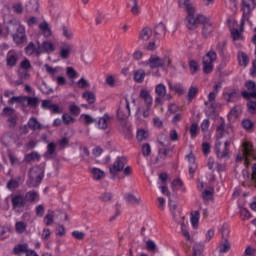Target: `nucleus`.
Masks as SVG:
<instances>
[{
    "mask_svg": "<svg viewBox=\"0 0 256 256\" xmlns=\"http://www.w3.org/2000/svg\"><path fill=\"white\" fill-rule=\"evenodd\" d=\"M111 119V116H109L108 113H105L103 115V117L99 118V120L97 121V126H98V129H107L108 127V121Z\"/></svg>",
    "mask_w": 256,
    "mask_h": 256,
    "instance_id": "22",
    "label": "nucleus"
},
{
    "mask_svg": "<svg viewBox=\"0 0 256 256\" xmlns=\"http://www.w3.org/2000/svg\"><path fill=\"white\" fill-rule=\"evenodd\" d=\"M24 199H25L26 203H38L40 196L37 191L30 190L25 193Z\"/></svg>",
    "mask_w": 256,
    "mask_h": 256,
    "instance_id": "17",
    "label": "nucleus"
},
{
    "mask_svg": "<svg viewBox=\"0 0 256 256\" xmlns=\"http://www.w3.org/2000/svg\"><path fill=\"white\" fill-rule=\"evenodd\" d=\"M82 117L84 119L85 125H91L97 122V120L91 117L89 114H82Z\"/></svg>",
    "mask_w": 256,
    "mask_h": 256,
    "instance_id": "60",
    "label": "nucleus"
},
{
    "mask_svg": "<svg viewBox=\"0 0 256 256\" xmlns=\"http://www.w3.org/2000/svg\"><path fill=\"white\" fill-rule=\"evenodd\" d=\"M131 115V107L129 106V99L125 98L124 102L120 103V107L117 110V117L120 122L127 121Z\"/></svg>",
    "mask_w": 256,
    "mask_h": 256,
    "instance_id": "5",
    "label": "nucleus"
},
{
    "mask_svg": "<svg viewBox=\"0 0 256 256\" xmlns=\"http://www.w3.org/2000/svg\"><path fill=\"white\" fill-rule=\"evenodd\" d=\"M169 63L170 60L168 57L163 59L161 57H153L146 62V65H149L150 69H157L159 67H164V65H169Z\"/></svg>",
    "mask_w": 256,
    "mask_h": 256,
    "instance_id": "8",
    "label": "nucleus"
},
{
    "mask_svg": "<svg viewBox=\"0 0 256 256\" xmlns=\"http://www.w3.org/2000/svg\"><path fill=\"white\" fill-rule=\"evenodd\" d=\"M136 137L139 141H147V139H149V132L145 129H140L137 131Z\"/></svg>",
    "mask_w": 256,
    "mask_h": 256,
    "instance_id": "44",
    "label": "nucleus"
},
{
    "mask_svg": "<svg viewBox=\"0 0 256 256\" xmlns=\"http://www.w3.org/2000/svg\"><path fill=\"white\" fill-rule=\"evenodd\" d=\"M221 141H217L215 144V153L218 159H229L231 156L229 155V149L221 148L222 147Z\"/></svg>",
    "mask_w": 256,
    "mask_h": 256,
    "instance_id": "13",
    "label": "nucleus"
},
{
    "mask_svg": "<svg viewBox=\"0 0 256 256\" xmlns=\"http://www.w3.org/2000/svg\"><path fill=\"white\" fill-rule=\"evenodd\" d=\"M9 159L12 167H19L21 165V160L13 154H9Z\"/></svg>",
    "mask_w": 256,
    "mask_h": 256,
    "instance_id": "54",
    "label": "nucleus"
},
{
    "mask_svg": "<svg viewBox=\"0 0 256 256\" xmlns=\"http://www.w3.org/2000/svg\"><path fill=\"white\" fill-rule=\"evenodd\" d=\"M142 155L144 157H149V155H151V145L149 143L142 145Z\"/></svg>",
    "mask_w": 256,
    "mask_h": 256,
    "instance_id": "55",
    "label": "nucleus"
},
{
    "mask_svg": "<svg viewBox=\"0 0 256 256\" xmlns=\"http://www.w3.org/2000/svg\"><path fill=\"white\" fill-rule=\"evenodd\" d=\"M211 33H213V23L208 22L206 25L202 28V35L203 37H211Z\"/></svg>",
    "mask_w": 256,
    "mask_h": 256,
    "instance_id": "32",
    "label": "nucleus"
},
{
    "mask_svg": "<svg viewBox=\"0 0 256 256\" xmlns=\"http://www.w3.org/2000/svg\"><path fill=\"white\" fill-rule=\"evenodd\" d=\"M81 161H84V163H89L91 159V152L87 147H84L82 150V153L80 154Z\"/></svg>",
    "mask_w": 256,
    "mask_h": 256,
    "instance_id": "40",
    "label": "nucleus"
},
{
    "mask_svg": "<svg viewBox=\"0 0 256 256\" xmlns=\"http://www.w3.org/2000/svg\"><path fill=\"white\" fill-rule=\"evenodd\" d=\"M15 229L17 233H25L27 231V223L23 221L16 222Z\"/></svg>",
    "mask_w": 256,
    "mask_h": 256,
    "instance_id": "47",
    "label": "nucleus"
},
{
    "mask_svg": "<svg viewBox=\"0 0 256 256\" xmlns=\"http://www.w3.org/2000/svg\"><path fill=\"white\" fill-rule=\"evenodd\" d=\"M140 97L143 99L144 103L148 107H152L153 105V97L151 96V92L147 89H142L140 91Z\"/></svg>",
    "mask_w": 256,
    "mask_h": 256,
    "instance_id": "18",
    "label": "nucleus"
},
{
    "mask_svg": "<svg viewBox=\"0 0 256 256\" xmlns=\"http://www.w3.org/2000/svg\"><path fill=\"white\" fill-rule=\"evenodd\" d=\"M203 251H205V244L195 243L193 246V256H203Z\"/></svg>",
    "mask_w": 256,
    "mask_h": 256,
    "instance_id": "29",
    "label": "nucleus"
},
{
    "mask_svg": "<svg viewBox=\"0 0 256 256\" xmlns=\"http://www.w3.org/2000/svg\"><path fill=\"white\" fill-rule=\"evenodd\" d=\"M62 121H63L64 125H71V123H75V118H73L68 113H65L62 115Z\"/></svg>",
    "mask_w": 256,
    "mask_h": 256,
    "instance_id": "51",
    "label": "nucleus"
},
{
    "mask_svg": "<svg viewBox=\"0 0 256 256\" xmlns=\"http://www.w3.org/2000/svg\"><path fill=\"white\" fill-rule=\"evenodd\" d=\"M69 112L71 113V115H80L81 113V108H79V106H77L76 104H72L69 107Z\"/></svg>",
    "mask_w": 256,
    "mask_h": 256,
    "instance_id": "58",
    "label": "nucleus"
},
{
    "mask_svg": "<svg viewBox=\"0 0 256 256\" xmlns=\"http://www.w3.org/2000/svg\"><path fill=\"white\" fill-rule=\"evenodd\" d=\"M242 127L246 130V131H251V129H253V121L249 120V119H244L242 121Z\"/></svg>",
    "mask_w": 256,
    "mask_h": 256,
    "instance_id": "59",
    "label": "nucleus"
},
{
    "mask_svg": "<svg viewBox=\"0 0 256 256\" xmlns=\"http://www.w3.org/2000/svg\"><path fill=\"white\" fill-rule=\"evenodd\" d=\"M174 91H175V93H178V95H185V93H186V90L183 87V84H181V83H177L174 85Z\"/></svg>",
    "mask_w": 256,
    "mask_h": 256,
    "instance_id": "57",
    "label": "nucleus"
},
{
    "mask_svg": "<svg viewBox=\"0 0 256 256\" xmlns=\"http://www.w3.org/2000/svg\"><path fill=\"white\" fill-rule=\"evenodd\" d=\"M119 131L124 135L125 139H131V137H133L131 125H129L127 121L120 122Z\"/></svg>",
    "mask_w": 256,
    "mask_h": 256,
    "instance_id": "15",
    "label": "nucleus"
},
{
    "mask_svg": "<svg viewBox=\"0 0 256 256\" xmlns=\"http://www.w3.org/2000/svg\"><path fill=\"white\" fill-rule=\"evenodd\" d=\"M12 9L14 11V13H17L18 15H21V13H23V3H16L12 6Z\"/></svg>",
    "mask_w": 256,
    "mask_h": 256,
    "instance_id": "61",
    "label": "nucleus"
},
{
    "mask_svg": "<svg viewBox=\"0 0 256 256\" xmlns=\"http://www.w3.org/2000/svg\"><path fill=\"white\" fill-rule=\"evenodd\" d=\"M83 99H86V101L92 105V103H95L96 98H95V93L91 91L84 92L82 95Z\"/></svg>",
    "mask_w": 256,
    "mask_h": 256,
    "instance_id": "41",
    "label": "nucleus"
},
{
    "mask_svg": "<svg viewBox=\"0 0 256 256\" xmlns=\"http://www.w3.org/2000/svg\"><path fill=\"white\" fill-rule=\"evenodd\" d=\"M61 31H62V35H63V37H65V39H68L69 41H71V39H73V37H74L73 30H71L69 27L62 26Z\"/></svg>",
    "mask_w": 256,
    "mask_h": 256,
    "instance_id": "35",
    "label": "nucleus"
},
{
    "mask_svg": "<svg viewBox=\"0 0 256 256\" xmlns=\"http://www.w3.org/2000/svg\"><path fill=\"white\" fill-rule=\"evenodd\" d=\"M189 69L192 73V75H195L199 71V64L195 60H190L189 61Z\"/></svg>",
    "mask_w": 256,
    "mask_h": 256,
    "instance_id": "50",
    "label": "nucleus"
},
{
    "mask_svg": "<svg viewBox=\"0 0 256 256\" xmlns=\"http://www.w3.org/2000/svg\"><path fill=\"white\" fill-rule=\"evenodd\" d=\"M69 55H71V45H66L65 47L60 48L61 59H69Z\"/></svg>",
    "mask_w": 256,
    "mask_h": 256,
    "instance_id": "34",
    "label": "nucleus"
},
{
    "mask_svg": "<svg viewBox=\"0 0 256 256\" xmlns=\"http://www.w3.org/2000/svg\"><path fill=\"white\" fill-rule=\"evenodd\" d=\"M20 67L21 69H24V71H29V69H31V62L29 61V59H24L20 63Z\"/></svg>",
    "mask_w": 256,
    "mask_h": 256,
    "instance_id": "64",
    "label": "nucleus"
},
{
    "mask_svg": "<svg viewBox=\"0 0 256 256\" xmlns=\"http://www.w3.org/2000/svg\"><path fill=\"white\" fill-rule=\"evenodd\" d=\"M231 250V242L225 238L224 243L220 244V253H229Z\"/></svg>",
    "mask_w": 256,
    "mask_h": 256,
    "instance_id": "45",
    "label": "nucleus"
},
{
    "mask_svg": "<svg viewBox=\"0 0 256 256\" xmlns=\"http://www.w3.org/2000/svg\"><path fill=\"white\" fill-rule=\"evenodd\" d=\"M197 93H199V89L197 87H190V89L188 90V95H187V99L189 101V103H191V101H193V99H195V97H197Z\"/></svg>",
    "mask_w": 256,
    "mask_h": 256,
    "instance_id": "42",
    "label": "nucleus"
},
{
    "mask_svg": "<svg viewBox=\"0 0 256 256\" xmlns=\"http://www.w3.org/2000/svg\"><path fill=\"white\" fill-rule=\"evenodd\" d=\"M241 115V108L238 106L233 107L229 114H228V119L229 121H235Z\"/></svg>",
    "mask_w": 256,
    "mask_h": 256,
    "instance_id": "28",
    "label": "nucleus"
},
{
    "mask_svg": "<svg viewBox=\"0 0 256 256\" xmlns=\"http://www.w3.org/2000/svg\"><path fill=\"white\" fill-rule=\"evenodd\" d=\"M207 23H211V20L202 14H198L195 17V13H193L186 17V27L190 31H195V29H197V25H203V27H205Z\"/></svg>",
    "mask_w": 256,
    "mask_h": 256,
    "instance_id": "3",
    "label": "nucleus"
},
{
    "mask_svg": "<svg viewBox=\"0 0 256 256\" xmlns=\"http://www.w3.org/2000/svg\"><path fill=\"white\" fill-rule=\"evenodd\" d=\"M29 251V245L27 243L25 244H18L13 248L14 255H21V253H28Z\"/></svg>",
    "mask_w": 256,
    "mask_h": 256,
    "instance_id": "24",
    "label": "nucleus"
},
{
    "mask_svg": "<svg viewBox=\"0 0 256 256\" xmlns=\"http://www.w3.org/2000/svg\"><path fill=\"white\" fill-rule=\"evenodd\" d=\"M27 125L32 131H41V129H44L43 125L40 124L39 120H37L35 117H31L28 120Z\"/></svg>",
    "mask_w": 256,
    "mask_h": 256,
    "instance_id": "19",
    "label": "nucleus"
},
{
    "mask_svg": "<svg viewBox=\"0 0 256 256\" xmlns=\"http://www.w3.org/2000/svg\"><path fill=\"white\" fill-rule=\"evenodd\" d=\"M201 213L199 211H195L194 213L191 214V223L192 226L195 227L199 223V216Z\"/></svg>",
    "mask_w": 256,
    "mask_h": 256,
    "instance_id": "56",
    "label": "nucleus"
},
{
    "mask_svg": "<svg viewBox=\"0 0 256 256\" xmlns=\"http://www.w3.org/2000/svg\"><path fill=\"white\" fill-rule=\"evenodd\" d=\"M37 50H36V57H40L41 55H43V53H47V55H51V53H53V51H55V45L52 44L51 41L47 40L41 42L38 41L37 42Z\"/></svg>",
    "mask_w": 256,
    "mask_h": 256,
    "instance_id": "6",
    "label": "nucleus"
},
{
    "mask_svg": "<svg viewBox=\"0 0 256 256\" xmlns=\"http://www.w3.org/2000/svg\"><path fill=\"white\" fill-rule=\"evenodd\" d=\"M28 180L26 182L27 187L33 189L35 187H39L41 182L43 181V177H45V173L39 168H31L28 174Z\"/></svg>",
    "mask_w": 256,
    "mask_h": 256,
    "instance_id": "2",
    "label": "nucleus"
},
{
    "mask_svg": "<svg viewBox=\"0 0 256 256\" xmlns=\"http://www.w3.org/2000/svg\"><path fill=\"white\" fill-rule=\"evenodd\" d=\"M241 7L244 17L251 15L256 9V0H241Z\"/></svg>",
    "mask_w": 256,
    "mask_h": 256,
    "instance_id": "9",
    "label": "nucleus"
},
{
    "mask_svg": "<svg viewBox=\"0 0 256 256\" xmlns=\"http://www.w3.org/2000/svg\"><path fill=\"white\" fill-rule=\"evenodd\" d=\"M231 37L233 41H239L241 39V33L239 32V29L233 28L231 30Z\"/></svg>",
    "mask_w": 256,
    "mask_h": 256,
    "instance_id": "62",
    "label": "nucleus"
},
{
    "mask_svg": "<svg viewBox=\"0 0 256 256\" xmlns=\"http://www.w3.org/2000/svg\"><path fill=\"white\" fill-rule=\"evenodd\" d=\"M227 50V40H223L218 42L216 45V51H218L219 55H225V51Z\"/></svg>",
    "mask_w": 256,
    "mask_h": 256,
    "instance_id": "36",
    "label": "nucleus"
},
{
    "mask_svg": "<svg viewBox=\"0 0 256 256\" xmlns=\"http://www.w3.org/2000/svg\"><path fill=\"white\" fill-rule=\"evenodd\" d=\"M179 5L183 9H186L188 13V17H190V15H193V13H195V7H193V5L191 4V0H180Z\"/></svg>",
    "mask_w": 256,
    "mask_h": 256,
    "instance_id": "20",
    "label": "nucleus"
},
{
    "mask_svg": "<svg viewBox=\"0 0 256 256\" xmlns=\"http://www.w3.org/2000/svg\"><path fill=\"white\" fill-rule=\"evenodd\" d=\"M217 59V53L210 51L208 52L202 60L203 64H213V61Z\"/></svg>",
    "mask_w": 256,
    "mask_h": 256,
    "instance_id": "27",
    "label": "nucleus"
},
{
    "mask_svg": "<svg viewBox=\"0 0 256 256\" xmlns=\"http://www.w3.org/2000/svg\"><path fill=\"white\" fill-rule=\"evenodd\" d=\"M152 36L153 29H151V27L149 26H146L140 31L138 41H141L142 43H147V41H149Z\"/></svg>",
    "mask_w": 256,
    "mask_h": 256,
    "instance_id": "14",
    "label": "nucleus"
},
{
    "mask_svg": "<svg viewBox=\"0 0 256 256\" xmlns=\"http://www.w3.org/2000/svg\"><path fill=\"white\" fill-rule=\"evenodd\" d=\"M25 53H26V55H28L29 57H31V55H33V53H35V55H37V46H35V43L30 42V43L25 47Z\"/></svg>",
    "mask_w": 256,
    "mask_h": 256,
    "instance_id": "38",
    "label": "nucleus"
},
{
    "mask_svg": "<svg viewBox=\"0 0 256 256\" xmlns=\"http://www.w3.org/2000/svg\"><path fill=\"white\" fill-rule=\"evenodd\" d=\"M91 173L93 175V179H96V181H99L105 177V172L99 168H92Z\"/></svg>",
    "mask_w": 256,
    "mask_h": 256,
    "instance_id": "33",
    "label": "nucleus"
},
{
    "mask_svg": "<svg viewBox=\"0 0 256 256\" xmlns=\"http://www.w3.org/2000/svg\"><path fill=\"white\" fill-rule=\"evenodd\" d=\"M190 135L192 139H195L199 135V125L197 123H193L190 126Z\"/></svg>",
    "mask_w": 256,
    "mask_h": 256,
    "instance_id": "48",
    "label": "nucleus"
},
{
    "mask_svg": "<svg viewBox=\"0 0 256 256\" xmlns=\"http://www.w3.org/2000/svg\"><path fill=\"white\" fill-rule=\"evenodd\" d=\"M247 111L250 115H255L256 113V101H249L247 103Z\"/></svg>",
    "mask_w": 256,
    "mask_h": 256,
    "instance_id": "52",
    "label": "nucleus"
},
{
    "mask_svg": "<svg viewBox=\"0 0 256 256\" xmlns=\"http://www.w3.org/2000/svg\"><path fill=\"white\" fill-rule=\"evenodd\" d=\"M165 35H167V26L163 22H160L154 27V39L163 41Z\"/></svg>",
    "mask_w": 256,
    "mask_h": 256,
    "instance_id": "10",
    "label": "nucleus"
},
{
    "mask_svg": "<svg viewBox=\"0 0 256 256\" xmlns=\"http://www.w3.org/2000/svg\"><path fill=\"white\" fill-rule=\"evenodd\" d=\"M17 119H18L17 115H13L8 118L7 122L9 123V127L11 129L17 126Z\"/></svg>",
    "mask_w": 256,
    "mask_h": 256,
    "instance_id": "63",
    "label": "nucleus"
},
{
    "mask_svg": "<svg viewBox=\"0 0 256 256\" xmlns=\"http://www.w3.org/2000/svg\"><path fill=\"white\" fill-rule=\"evenodd\" d=\"M26 99L28 107H32L33 109L39 107V98L28 96Z\"/></svg>",
    "mask_w": 256,
    "mask_h": 256,
    "instance_id": "46",
    "label": "nucleus"
},
{
    "mask_svg": "<svg viewBox=\"0 0 256 256\" xmlns=\"http://www.w3.org/2000/svg\"><path fill=\"white\" fill-rule=\"evenodd\" d=\"M155 93L158 97H165V95H167V87L165 84H158L155 88Z\"/></svg>",
    "mask_w": 256,
    "mask_h": 256,
    "instance_id": "37",
    "label": "nucleus"
},
{
    "mask_svg": "<svg viewBox=\"0 0 256 256\" xmlns=\"http://www.w3.org/2000/svg\"><path fill=\"white\" fill-rule=\"evenodd\" d=\"M224 97L228 103H235L239 99V92L233 89L230 92L224 93Z\"/></svg>",
    "mask_w": 256,
    "mask_h": 256,
    "instance_id": "21",
    "label": "nucleus"
},
{
    "mask_svg": "<svg viewBox=\"0 0 256 256\" xmlns=\"http://www.w3.org/2000/svg\"><path fill=\"white\" fill-rule=\"evenodd\" d=\"M19 63V54L15 50L8 51L6 55V65L7 67L13 68Z\"/></svg>",
    "mask_w": 256,
    "mask_h": 256,
    "instance_id": "12",
    "label": "nucleus"
},
{
    "mask_svg": "<svg viewBox=\"0 0 256 256\" xmlns=\"http://www.w3.org/2000/svg\"><path fill=\"white\" fill-rule=\"evenodd\" d=\"M12 209H23L27 205L23 194H16L11 199Z\"/></svg>",
    "mask_w": 256,
    "mask_h": 256,
    "instance_id": "11",
    "label": "nucleus"
},
{
    "mask_svg": "<svg viewBox=\"0 0 256 256\" xmlns=\"http://www.w3.org/2000/svg\"><path fill=\"white\" fill-rule=\"evenodd\" d=\"M181 231L185 239L189 241L191 239V234H189V230L187 229V225H185V222L181 223Z\"/></svg>",
    "mask_w": 256,
    "mask_h": 256,
    "instance_id": "53",
    "label": "nucleus"
},
{
    "mask_svg": "<svg viewBox=\"0 0 256 256\" xmlns=\"http://www.w3.org/2000/svg\"><path fill=\"white\" fill-rule=\"evenodd\" d=\"M40 91L44 93V95H51V93H54L53 88H50L45 82H42V85L40 86Z\"/></svg>",
    "mask_w": 256,
    "mask_h": 256,
    "instance_id": "49",
    "label": "nucleus"
},
{
    "mask_svg": "<svg viewBox=\"0 0 256 256\" xmlns=\"http://www.w3.org/2000/svg\"><path fill=\"white\" fill-rule=\"evenodd\" d=\"M57 151V143L55 142H50L47 145V150L44 153V159H53L56 155Z\"/></svg>",
    "mask_w": 256,
    "mask_h": 256,
    "instance_id": "16",
    "label": "nucleus"
},
{
    "mask_svg": "<svg viewBox=\"0 0 256 256\" xmlns=\"http://www.w3.org/2000/svg\"><path fill=\"white\" fill-rule=\"evenodd\" d=\"M145 70L143 69H139L137 71L134 72V81H136V83H143V81H145Z\"/></svg>",
    "mask_w": 256,
    "mask_h": 256,
    "instance_id": "31",
    "label": "nucleus"
},
{
    "mask_svg": "<svg viewBox=\"0 0 256 256\" xmlns=\"http://www.w3.org/2000/svg\"><path fill=\"white\" fill-rule=\"evenodd\" d=\"M132 3V7H131V13L132 15H139V13H141V9L139 8V0H130Z\"/></svg>",
    "mask_w": 256,
    "mask_h": 256,
    "instance_id": "43",
    "label": "nucleus"
},
{
    "mask_svg": "<svg viewBox=\"0 0 256 256\" xmlns=\"http://www.w3.org/2000/svg\"><path fill=\"white\" fill-rule=\"evenodd\" d=\"M24 161H26V163H31V161H41V155L39 152H31L25 155Z\"/></svg>",
    "mask_w": 256,
    "mask_h": 256,
    "instance_id": "26",
    "label": "nucleus"
},
{
    "mask_svg": "<svg viewBox=\"0 0 256 256\" xmlns=\"http://www.w3.org/2000/svg\"><path fill=\"white\" fill-rule=\"evenodd\" d=\"M19 181H21V177H18V179H10L6 184L7 189H9V191L19 189Z\"/></svg>",
    "mask_w": 256,
    "mask_h": 256,
    "instance_id": "30",
    "label": "nucleus"
},
{
    "mask_svg": "<svg viewBox=\"0 0 256 256\" xmlns=\"http://www.w3.org/2000/svg\"><path fill=\"white\" fill-rule=\"evenodd\" d=\"M238 61L240 65H242L243 67H247V65L249 64V56H247L245 52H240L238 54Z\"/></svg>",
    "mask_w": 256,
    "mask_h": 256,
    "instance_id": "39",
    "label": "nucleus"
},
{
    "mask_svg": "<svg viewBox=\"0 0 256 256\" xmlns=\"http://www.w3.org/2000/svg\"><path fill=\"white\" fill-rule=\"evenodd\" d=\"M245 87L247 90L241 92L243 99L249 101V99H256V83L253 80L245 82Z\"/></svg>",
    "mask_w": 256,
    "mask_h": 256,
    "instance_id": "7",
    "label": "nucleus"
},
{
    "mask_svg": "<svg viewBox=\"0 0 256 256\" xmlns=\"http://www.w3.org/2000/svg\"><path fill=\"white\" fill-rule=\"evenodd\" d=\"M123 169H125V157L118 156L112 166H109L111 179H117V177H119V173H121Z\"/></svg>",
    "mask_w": 256,
    "mask_h": 256,
    "instance_id": "4",
    "label": "nucleus"
},
{
    "mask_svg": "<svg viewBox=\"0 0 256 256\" xmlns=\"http://www.w3.org/2000/svg\"><path fill=\"white\" fill-rule=\"evenodd\" d=\"M124 199L128 205H139L141 203V198H137L131 193L125 194Z\"/></svg>",
    "mask_w": 256,
    "mask_h": 256,
    "instance_id": "23",
    "label": "nucleus"
},
{
    "mask_svg": "<svg viewBox=\"0 0 256 256\" xmlns=\"http://www.w3.org/2000/svg\"><path fill=\"white\" fill-rule=\"evenodd\" d=\"M39 29L42 32V34L44 35V37H51V35L53 34L51 32V28L49 27V23H47V21L42 22L39 25Z\"/></svg>",
    "mask_w": 256,
    "mask_h": 256,
    "instance_id": "25",
    "label": "nucleus"
},
{
    "mask_svg": "<svg viewBox=\"0 0 256 256\" xmlns=\"http://www.w3.org/2000/svg\"><path fill=\"white\" fill-rule=\"evenodd\" d=\"M6 31L8 35H11L16 45H23L27 41V33L25 26L19 23L17 20H10L6 24Z\"/></svg>",
    "mask_w": 256,
    "mask_h": 256,
    "instance_id": "1",
    "label": "nucleus"
}]
</instances>
